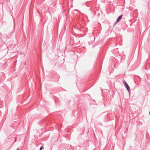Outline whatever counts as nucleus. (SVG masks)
<instances>
[{
  "label": "nucleus",
  "mask_w": 150,
  "mask_h": 150,
  "mask_svg": "<svg viewBox=\"0 0 150 150\" xmlns=\"http://www.w3.org/2000/svg\"><path fill=\"white\" fill-rule=\"evenodd\" d=\"M123 83H124L125 86L127 88L128 92H129L130 91V89L128 84L125 80L123 81Z\"/></svg>",
  "instance_id": "f257e3e1"
},
{
  "label": "nucleus",
  "mask_w": 150,
  "mask_h": 150,
  "mask_svg": "<svg viewBox=\"0 0 150 150\" xmlns=\"http://www.w3.org/2000/svg\"><path fill=\"white\" fill-rule=\"evenodd\" d=\"M122 15H120V16H119V17L117 20L116 23H118L121 20L122 17Z\"/></svg>",
  "instance_id": "f03ea898"
},
{
  "label": "nucleus",
  "mask_w": 150,
  "mask_h": 150,
  "mask_svg": "<svg viewBox=\"0 0 150 150\" xmlns=\"http://www.w3.org/2000/svg\"><path fill=\"white\" fill-rule=\"evenodd\" d=\"M43 148V146H41L39 150H42V149Z\"/></svg>",
  "instance_id": "7ed1b4c3"
},
{
  "label": "nucleus",
  "mask_w": 150,
  "mask_h": 150,
  "mask_svg": "<svg viewBox=\"0 0 150 150\" xmlns=\"http://www.w3.org/2000/svg\"><path fill=\"white\" fill-rule=\"evenodd\" d=\"M16 137H15V141H14V142H15V141H16Z\"/></svg>",
  "instance_id": "20e7f679"
},
{
  "label": "nucleus",
  "mask_w": 150,
  "mask_h": 150,
  "mask_svg": "<svg viewBox=\"0 0 150 150\" xmlns=\"http://www.w3.org/2000/svg\"><path fill=\"white\" fill-rule=\"evenodd\" d=\"M18 149H19V148H18L17 149V150H18Z\"/></svg>",
  "instance_id": "39448f33"
},
{
  "label": "nucleus",
  "mask_w": 150,
  "mask_h": 150,
  "mask_svg": "<svg viewBox=\"0 0 150 150\" xmlns=\"http://www.w3.org/2000/svg\"><path fill=\"white\" fill-rule=\"evenodd\" d=\"M76 11H78V10H76Z\"/></svg>",
  "instance_id": "423d86ee"
},
{
  "label": "nucleus",
  "mask_w": 150,
  "mask_h": 150,
  "mask_svg": "<svg viewBox=\"0 0 150 150\" xmlns=\"http://www.w3.org/2000/svg\"><path fill=\"white\" fill-rule=\"evenodd\" d=\"M149 114H150V112H149Z\"/></svg>",
  "instance_id": "0eeeda50"
}]
</instances>
